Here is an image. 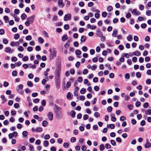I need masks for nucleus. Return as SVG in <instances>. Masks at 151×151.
<instances>
[{
    "label": "nucleus",
    "instance_id": "obj_26",
    "mask_svg": "<svg viewBox=\"0 0 151 151\" xmlns=\"http://www.w3.org/2000/svg\"><path fill=\"white\" fill-rule=\"evenodd\" d=\"M48 124V122L46 121H44L42 122V125L44 127H46Z\"/></svg>",
    "mask_w": 151,
    "mask_h": 151
},
{
    "label": "nucleus",
    "instance_id": "obj_50",
    "mask_svg": "<svg viewBox=\"0 0 151 151\" xmlns=\"http://www.w3.org/2000/svg\"><path fill=\"white\" fill-rule=\"evenodd\" d=\"M69 144L67 142H65L63 144V147L65 148H67L68 147Z\"/></svg>",
    "mask_w": 151,
    "mask_h": 151
},
{
    "label": "nucleus",
    "instance_id": "obj_58",
    "mask_svg": "<svg viewBox=\"0 0 151 151\" xmlns=\"http://www.w3.org/2000/svg\"><path fill=\"white\" fill-rule=\"evenodd\" d=\"M111 143L113 146H115L116 143L115 141L113 140H111L110 141Z\"/></svg>",
    "mask_w": 151,
    "mask_h": 151
},
{
    "label": "nucleus",
    "instance_id": "obj_40",
    "mask_svg": "<svg viewBox=\"0 0 151 151\" xmlns=\"http://www.w3.org/2000/svg\"><path fill=\"white\" fill-rule=\"evenodd\" d=\"M82 50L84 52H86L88 50V48L86 46H84L82 47Z\"/></svg>",
    "mask_w": 151,
    "mask_h": 151
},
{
    "label": "nucleus",
    "instance_id": "obj_22",
    "mask_svg": "<svg viewBox=\"0 0 151 151\" xmlns=\"http://www.w3.org/2000/svg\"><path fill=\"white\" fill-rule=\"evenodd\" d=\"M132 13L133 14H135L136 15H139V14H138V13L137 12V10L136 9H134L133 10L132 12Z\"/></svg>",
    "mask_w": 151,
    "mask_h": 151
},
{
    "label": "nucleus",
    "instance_id": "obj_16",
    "mask_svg": "<svg viewBox=\"0 0 151 151\" xmlns=\"http://www.w3.org/2000/svg\"><path fill=\"white\" fill-rule=\"evenodd\" d=\"M21 18L22 20H24L27 17V16L25 14H23L21 16Z\"/></svg>",
    "mask_w": 151,
    "mask_h": 151
},
{
    "label": "nucleus",
    "instance_id": "obj_62",
    "mask_svg": "<svg viewBox=\"0 0 151 151\" xmlns=\"http://www.w3.org/2000/svg\"><path fill=\"white\" fill-rule=\"evenodd\" d=\"M134 40L136 42H137L138 41V37L137 36H134Z\"/></svg>",
    "mask_w": 151,
    "mask_h": 151
},
{
    "label": "nucleus",
    "instance_id": "obj_43",
    "mask_svg": "<svg viewBox=\"0 0 151 151\" xmlns=\"http://www.w3.org/2000/svg\"><path fill=\"white\" fill-rule=\"evenodd\" d=\"M105 146L107 149H110L111 147V145L108 143L106 144Z\"/></svg>",
    "mask_w": 151,
    "mask_h": 151
},
{
    "label": "nucleus",
    "instance_id": "obj_21",
    "mask_svg": "<svg viewBox=\"0 0 151 151\" xmlns=\"http://www.w3.org/2000/svg\"><path fill=\"white\" fill-rule=\"evenodd\" d=\"M42 34L46 37H48L49 35L47 32L45 31L42 32Z\"/></svg>",
    "mask_w": 151,
    "mask_h": 151
},
{
    "label": "nucleus",
    "instance_id": "obj_59",
    "mask_svg": "<svg viewBox=\"0 0 151 151\" xmlns=\"http://www.w3.org/2000/svg\"><path fill=\"white\" fill-rule=\"evenodd\" d=\"M146 14L147 16H150L151 14V10L150 11L147 10L146 12Z\"/></svg>",
    "mask_w": 151,
    "mask_h": 151
},
{
    "label": "nucleus",
    "instance_id": "obj_57",
    "mask_svg": "<svg viewBox=\"0 0 151 151\" xmlns=\"http://www.w3.org/2000/svg\"><path fill=\"white\" fill-rule=\"evenodd\" d=\"M5 11L6 13H8L10 12V10L9 8H6L5 9Z\"/></svg>",
    "mask_w": 151,
    "mask_h": 151
},
{
    "label": "nucleus",
    "instance_id": "obj_19",
    "mask_svg": "<svg viewBox=\"0 0 151 151\" xmlns=\"http://www.w3.org/2000/svg\"><path fill=\"white\" fill-rule=\"evenodd\" d=\"M145 114L146 115H151V109H148L145 112Z\"/></svg>",
    "mask_w": 151,
    "mask_h": 151
},
{
    "label": "nucleus",
    "instance_id": "obj_60",
    "mask_svg": "<svg viewBox=\"0 0 151 151\" xmlns=\"http://www.w3.org/2000/svg\"><path fill=\"white\" fill-rule=\"evenodd\" d=\"M14 107L15 108H18L19 107V104L18 103H15L14 104Z\"/></svg>",
    "mask_w": 151,
    "mask_h": 151
},
{
    "label": "nucleus",
    "instance_id": "obj_12",
    "mask_svg": "<svg viewBox=\"0 0 151 151\" xmlns=\"http://www.w3.org/2000/svg\"><path fill=\"white\" fill-rule=\"evenodd\" d=\"M27 84L28 86L32 87L33 86V84L32 83L31 81H28L27 82Z\"/></svg>",
    "mask_w": 151,
    "mask_h": 151
},
{
    "label": "nucleus",
    "instance_id": "obj_28",
    "mask_svg": "<svg viewBox=\"0 0 151 151\" xmlns=\"http://www.w3.org/2000/svg\"><path fill=\"white\" fill-rule=\"evenodd\" d=\"M44 146L45 147H47L49 145L48 142L47 140H45L44 142Z\"/></svg>",
    "mask_w": 151,
    "mask_h": 151
},
{
    "label": "nucleus",
    "instance_id": "obj_48",
    "mask_svg": "<svg viewBox=\"0 0 151 151\" xmlns=\"http://www.w3.org/2000/svg\"><path fill=\"white\" fill-rule=\"evenodd\" d=\"M93 3L92 2H90L88 3V7H91L93 5Z\"/></svg>",
    "mask_w": 151,
    "mask_h": 151
},
{
    "label": "nucleus",
    "instance_id": "obj_53",
    "mask_svg": "<svg viewBox=\"0 0 151 151\" xmlns=\"http://www.w3.org/2000/svg\"><path fill=\"white\" fill-rule=\"evenodd\" d=\"M144 108H147L149 106V104L148 103L146 102L143 105Z\"/></svg>",
    "mask_w": 151,
    "mask_h": 151
},
{
    "label": "nucleus",
    "instance_id": "obj_37",
    "mask_svg": "<svg viewBox=\"0 0 151 151\" xmlns=\"http://www.w3.org/2000/svg\"><path fill=\"white\" fill-rule=\"evenodd\" d=\"M104 145L103 144H101L100 146V150L101 151H103L104 149Z\"/></svg>",
    "mask_w": 151,
    "mask_h": 151
},
{
    "label": "nucleus",
    "instance_id": "obj_18",
    "mask_svg": "<svg viewBox=\"0 0 151 151\" xmlns=\"http://www.w3.org/2000/svg\"><path fill=\"white\" fill-rule=\"evenodd\" d=\"M67 98L68 99H72L71 95L70 92H68L67 95Z\"/></svg>",
    "mask_w": 151,
    "mask_h": 151
},
{
    "label": "nucleus",
    "instance_id": "obj_31",
    "mask_svg": "<svg viewBox=\"0 0 151 151\" xmlns=\"http://www.w3.org/2000/svg\"><path fill=\"white\" fill-rule=\"evenodd\" d=\"M75 53L77 55H80L81 54V52L80 50H77L76 51Z\"/></svg>",
    "mask_w": 151,
    "mask_h": 151
},
{
    "label": "nucleus",
    "instance_id": "obj_47",
    "mask_svg": "<svg viewBox=\"0 0 151 151\" xmlns=\"http://www.w3.org/2000/svg\"><path fill=\"white\" fill-rule=\"evenodd\" d=\"M17 49L20 51H23L24 50V48L22 46H20L18 47Z\"/></svg>",
    "mask_w": 151,
    "mask_h": 151
},
{
    "label": "nucleus",
    "instance_id": "obj_33",
    "mask_svg": "<svg viewBox=\"0 0 151 151\" xmlns=\"http://www.w3.org/2000/svg\"><path fill=\"white\" fill-rule=\"evenodd\" d=\"M25 39L27 40H31L32 37L30 35H28L26 37Z\"/></svg>",
    "mask_w": 151,
    "mask_h": 151
},
{
    "label": "nucleus",
    "instance_id": "obj_63",
    "mask_svg": "<svg viewBox=\"0 0 151 151\" xmlns=\"http://www.w3.org/2000/svg\"><path fill=\"white\" fill-rule=\"evenodd\" d=\"M131 15L130 13H128L126 15V17L127 18H129L131 17Z\"/></svg>",
    "mask_w": 151,
    "mask_h": 151
},
{
    "label": "nucleus",
    "instance_id": "obj_36",
    "mask_svg": "<svg viewBox=\"0 0 151 151\" xmlns=\"http://www.w3.org/2000/svg\"><path fill=\"white\" fill-rule=\"evenodd\" d=\"M50 136L49 134L46 135L44 137V139H48L50 138Z\"/></svg>",
    "mask_w": 151,
    "mask_h": 151
},
{
    "label": "nucleus",
    "instance_id": "obj_6",
    "mask_svg": "<svg viewBox=\"0 0 151 151\" xmlns=\"http://www.w3.org/2000/svg\"><path fill=\"white\" fill-rule=\"evenodd\" d=\"M145 147L146 148H148L151 147V143H150L149 141L147 140V142L144 145Z\"/></svg>",
    "mask_w": 151,
    "mask_h": 151
},
{
    "label": "nucleus",
    "instance_id": "obj_23",
    "mask_svg": "<svg viewBox=\"0 0 151 151\" xmlns=\"http://www.w3.org/2000/svg\"><path fill=\"white\" fill-rule=\"evenodd\" d=\"M68 38V36L66 35H64L63 36L62 38V40L63 41H65Z\"/></svg>",
    "mask_w": 151,
    "mask_h": 151
},
{
    "label": "nucleus",
    "instance_id": "obj_54",
    "mask_svg": "<svg viewBox=\"0 0 151 151\" xmlns=\"http://www.w3.org/2000/svg\"><path fill=\"white\" fill-rule=\"evenodd\" d=\"M35 139L34 138H30L29 139V141L31 143H33L34 142V141H35Z\"/></svg>",
    "mask_w": 151,
    "mask_h": 151
},
{
    "label": "nucleus",
    "instance_id": "obj_14",
    "mask_svg": "<svg viewBox=\"0 0 151 151\" xmlns=\"http://www.w3.org/2000/svg\"><path fill=\"white\" fill-rule=\"evenodd\" d=\"M70 42L68 41L65 44L64 47L66 49H68L70 46Z\"/></svg>",
    "mask_w": 151,
    "mask_h": 151
},
{
    "label": "nucleus",
    "instance_id": "obj_9",
    "mask_svg": "<svg viewBox=\"0 0 151 151\" xmlns=\"http://www.w3.org/2000/svg\"><path fill=\"white\" fill-rule=\"evenodd\" d=\"M58 2L59 7L62 8L64 7V4L63 3L62 0H58Z\"/></svg>",
    "mask_w": 151,
    "mask_h": 151
},
{
    "label": "nucleus",
    "instance_id": "obj_42",
    "mask_svg": "<svg viewBox=\"0 0 151 151\" xmlns=\"http://www.w3.org/2000/svg\"><path fill=\"white\" fill-rule=\"evenodd\" d=\"M3 42L5 44H8V41L7 39L5 38L3 39Z\"/></svg>",
    "mask_w": 151,
    "mask_h": 151
},
{
    "label": "nucleus",
    "instance_id": "obj_1",
    "mask_svg": "<svg viewBox=\"0 0 151 151\" xmlns=\"http://www.w3.org/2000/svg\"><path fill=\"white\" fill-rule=\"evenodd\" d=\"M35 17V15H33L28 17L27 19V21L25 23V25L27 26H28L30 24L32 23Z\"/></svg>",
    "mask_w": 151,
    "mask_h": 151
},
{
    "label": "nucleus",
    "instance_id": "obj_55",
    "mask_svg": "<svg viewBox=\"0 0 151 151\" xmlns=\"http://www.w3.org/2000/svg\"><path fill=\"white\" fill-rule=\"evenodd\" d=\"M64 28L65 29L67 30L69 28V26L68 24H66L64 26Z\"/></svg>",
    "mask_w": 151,
    "mask_h": 151
},
{
    "label": "nucleus",
    "instance_id": "obj_34",
    "mask_svg": "<svg viewBox=\"0 0 151 151\" xmlns=\"http://www.w3.org/2000/svg\"><path fill=\"white\" fill-rule=\"evenodd\" d=\"M107 15V13L105 12H103L102 14V16L104 17H106Z\"/></svg>",
    "mask_w": 151,
    "mask_h": 151
},
{
    "label": "nucleus",
    "instance_id": "obj_39",
    "mask_svg": "<svg viewBox=\"0 0 151 151\" xmlns=\"http://www.w3.org/2000/svg\"><path fill=\"white\" fill-rule=\"evenodd\" d=\"M42 130V128L40 127H37L36 129V131L38 132H41Z\"/></svg>",
    "mask_w": 151,
    "mask_h": 151
},
{
    "label": "nucleus",
    "instance_id": "obj_41",
    "mask_svg": "<svg viewBox=\"0 0 151 151\" xmlns=\"http://www.w3.org/2000/svg\"><path fill=\"white\" fill-rule=\"evenodd\" d=\"M11 60L12 62H15L17 60V58L15 57H13L11 58Z\"/></svg>",
    "mask_w": 151,
    "mask_h": 151
},
{
    "label": "nucleus",
    "instance_id": "obj_64",
    "mask_svg": "<svg viewBox=\"0 0 151 151\" xmlns=\"http://www.w3.org/2000/svg\"><path fill=\"white\" fill-rule=\"evenodd\" d=\"M90 52L91 55H93L94 54L95 51L94 50L91 49L90 50Z\"/></svg>",
    "mask_w": 151,
    "mask_h": 151
},
{
    "label": "nucleus",
    "instance_id": "obj_10",
    "mask_svg": "<svg viewBox=\"0 0 151 151\" xmlns=\"http://www.w3.org/2000/svg\"><path fill=\"white\" fill-rule=\"evenodd\" d=\"M132 54L134 55L139 56L141 55V53L138 51H135L132 52Z\"/></svg>",
    "mask_w": 151,
    "mask_h": 151
},
{
    "label": "nucleus",
    "instance_id": "obj_13",
    "mask_svg": "<svg viewBox=\"0 0 151 151\" xmlns=\"http://www.w3.org/2000/svg\"><path fill=\"white\" fill-rule=\"evenodd\" d=\"M38 41L40 43L42 44L44 42V40L42 37H40L38 38Z\"/></svg>",
    "mask_w": 151,
    "mask_h": 151
},
{
    "label": "nucleus",
    "instance_id": "obj_29",
    "mask_svg": "<svg viewBox=\"0 0 151 151\" xmlns=\"http://www.w3.org/2000/svg\"><path fill=\"white\" fill-rule=\"evenodd\" d=\"M86 92V90L84 88H82L81 90L80 91V92L81 94H84Z\"/></svg>",
    "mask_w": 151,
    "mask_h": 151
},
{
    "label": "nucleus",
    "instance_id": "obj_56",
    "mask_svg": "<svg viewBox=\"0 0 151 151\" xmlns=\"http://www.w3.org/2000/svg\"><path fill=\"white\" fill-rule=\"evenodd\" d=\"M25 91L27 93H30L31 92V90H29V89L28 88H26L25 89Z\"/></svg>",
    "mask_w": 151,
    "mask_h": 151
},
{
    "label": "nucleus",
    "instance_id": "obj_49",
    "mask_svg": "<svg viewBox=\"0 0 151 151\" xmlns=\"http://www.w3.org/2000/svg\"><path fill=\"white\" fill-rule=\"evenodd\" d=\"M112 108L111 106H109L107 108V111L108 112H110L111 111Z\"/></svg>",
    "mask_w": 151,
    "mask_h": 151
},
{
    "label": "nucleus",
    "instance_id": "obj_7",
    "mask_svg": "<svg viewBox=\"0 0 151 151\" xmlns=\"http://www.w3.org/2000/svg\"><path fill=\"white\" fill-rule=\"evenodd\" d=\"M53 114L52 112H49L48 113L47 116L50 120L52 121V120L53 119Z\"/></svg>",
    "mask_w": 151,
    "mask_h": 151
},
{
    "label": "nucleus",
    "instance_id": "obj_30",
    "mask_svg": "<svg viewBox=\"0 0 151 151\" xmlns=\"http://www.w3.org/2000/svg\"><path fill=\"white\" fill-rule=\"evenodd\" d=\"M97 35L99 37H101L102 35V33L100 31H98L97 32Z\"/></svg>",
    "mask_w": 151,
    "mask_h": 151
},
{
    "label": "nucleus",
    "instance_id": "obj_45",
    "mask_svg": "<svg viewBox=\"0 0 151 151\" xmlns=\"http://www.w3.org/2000/svg\"><path fill=\"white\" fill-rule=\"evenodd\" d=\"M125 78L129 79L130 78V76L128 73H126L125 75Z\"/></svg>",
    "mask_w": 151,
    "mask_h": 151
},
{
    "label": "nucleus",
    "instance_id": "obj_20",
    "mask_svg": "<svg viewBox=\"0 0 151 151\" xmlns=\"http://www.w3.org/2000/svg\"><path fill=\"white\" fill-rule=\"evenodd\" d=\"M127 39L128 41H131L132 40L133 37L131 35H129L127 37Z\"/></svg>",
    "mask_w": 151,
    "mask_h": 151
},
{
    "label": "nucleus",
    "instance_id": "obj_3",
    "mask_svg": "<svg viewBox=\"0 0 151 151\" xmlns=\"http://www.w3.org/2000/svg\"><path fill=\"white\" fill-rule=\"evenodd\" d=\"M17 135V132H14L12 133L9 134L8 136L9 139H12L13 137H16Z\"/></svg>",
    "mask_w": 151,
    "mask_h": 151
},
{
    "label": "nucleus",
    "instance_id": "obj_35",
    "mask_svg": "<svg viewBox=\"0 0 151 151\" xmlns=\"http://www.w3.org/2000/svg\"><path fill=\"white\" fill-rule=\"evenodd\" d=\"M29 59L28 57L27 56H24L22 59V60L24 61H26L28 60Z\"/></svg>",
    "mask_w": 151,
    "mask_h": 151
},
{
    "label": "nucleus",
    "instance_id": "obj_32",
    "mask_svg": "<svg viewBox=\"0 0 151 151\" xmlns=\"http://www.w3.org/2000/svg\"><path fill=\"white\" fill-rule=\"evenodd\" d=\"M60 72V70L59 69L58 70L56 71V75L57 76L58 78H59V77Z\"/></svg>",
    "mask_w": 151,
    "mask_h": 151
},
{
    "label": "nucleus",
    "instance_id": "obj_52",
    "mask_svg": "<svg viewBox=\"0 0 151 151\" xmlns=\"http://www.w3.org/2000/svg\"><path fill=\"white\" fill-rule=\"evenodd\" d=\"M141 74L139 72H137L136 73V76L137 77L140 78L141 77Z\"/></svg>",
    "mask_w": 151,
    "mask_h": 151
},
{
    "label": "nucleus",
    "instance_id": "obj_51",
    "mask_svg": "<svg viewBox=\"0 0 151 151\" xmlns=\"http://www.w3.org/2000/svg\"><path fill=\"white\" fill-rule=\"evenodd\" d=\"M79 5L81 7H83L84 5V3L83 2H80L79 3Z\"/></svg>",
    "mask_w": 151,
    "mask_h": 151
},
{
    "label": "nucleus",
    "instance_id": "obj_46",
    "mask_svg": "<svg viewBox=\"0 0 151 151\" xmlns=\"http://www.w3.org/2000/svg\"><path fill=\"white\" fill-rule=\"evenodd\" d=\"M14 17L15 21L17 22H18L19 21V18H17V16L16 15H14Z\"/></svg>",
    "mask_w": 151,
    "mask_h": 151
},
{
    "label": "nucleus",
    "instance_id": "obj_5",
    "mask_svg": "<svg viewBox=\"0 0 151 151\" xmlns=\"http://www.w3.org/2000/svg\"><path fill=\"white\" fill-rule=\"evenodd\" d=\"M71 17V14H66L65 15L64 18V20L65 21H66L68 19H70Z\"/></svg>",
    "mask_w": 151,
    "mask_h": 151
},
{
    "label": "nucleus",
    "instance_id": "obj_25",
    "mask_svg": "<svg viewBox=\"0 0 151 151\" xmlns=\"http://www.w3.org/2000/svg\"><path fill=\"white\" fill-rule=\"evenodd\" d=\"M113 9V8L111 6H109L107 8V10L108 12H111Z\"/></svg>",
    "mask_w": 151,
    "mask_h": 151
},
{
    "label": "nucleus",
    "instance_id": "obj_44",
    "mask_svg": "<svg viewBox=\"0 0 151 151\" xmlns=\"http://www.w3.org/2000/svg\"><path fill=\"white\" fill-rule=\"evenodd\" d=\"M28 134V133L26 131H24L22 132V135L24 136H26Z\"/></svg>",
    "mask_w": 151,
    "mask_h": 151
},
{
    "label": "nucleus",
    "instance_id": "obj_4",
    "mask_svg": "<svg viewBox=\"0 0 151 151\" xmlns=\"http://www.w3.org/2000/svg\"><path fill=\"white\" fill-rule=\"evenodd\" d=\"M5 51L7 53H12L14 50L12 49L9 47H6L5 49Z\"/></svg>",
    "mask_w": 151,
    "mask_h": 151
},
{
    "label": "nucleus",
    "instance_id": "obj_27",
    "mask_svg": "<svg viewBox=\"0 0 151 151\" xmlns=\"http://www.w3.org/2000/svg\"><path fill=\"white\" fill-rule=\"evenodd\" d=\"M17 91L19 94L22 95L24 94V91L22 89H17Z\"/></svg>",
    "mask_w": 151,
    "mask_h": 151
},
{
    "label": "nucleus",
    "instance_id": "obj_15",
    "mask_svg": "<svg viewBox=\"0 0 151 151\" xmlns=\"http://www.w3.org/2000/svg\"><path fill=\"white\" fill-rule=\"evenodd\" d=\"M86 37L85 36H82L81 39V42H84L86 40Z\"/></svg>",
    "mask_w": 151,
    "mask_h": 151
},
{
    "label": "nucleus",
    "instance_id": "obj_2",
    "mask_svg": "<svg viewBox=\"0 0 151 151\" xmlns=\"http://www.w3.org/2000/svg\"><path fill=\"white\" fill-rule=\"evenodd\" d=\"M49 51L50 52V59H52L56 57L57 52L55 50H54L52 51L51 48L50 49Z\"/></svg>",
    "mask_w": 151,
    "mask_h": 151
},
{
    "label": "nucleus",
    "instance_id": "obj_24",
    "mask_svg": "<svg viewBox=\"0 0 151 151\" xmlns=\"http://www.w3.org/2000/svg\"><path fill=\"white\" fill-rule=\"evenodd\" d=\"M19 35L18 33L15 34L14 35V38L15 40L18 39L19 38Z\"/></svg>",
    "mask_w": 151,
    "mask_h": 151
},
{
    "label": "nucleus",
    "instance_id": "obj_8",
    "mask_svg": "<svg viewBox=\"0 0 151 151\" xmlns=\"http://www.w3.org/2000/svg\"><path fill=\"white\" fill-rule=\"evenodd\" d=\"M19 43L18 42H15L13 41L11 42L10 45L12 47H14V46H19Z\"/></svg>",
    "mask_w": 151,
    "mask_h": 151
},
{
    "label": "nucleus",
    "instance_id": "obj_38",
    "mask_svg": "<svg viewBox=\"0 0 151 151\" xmlns=\"http://www.w3.org/2000/svg\"><path fill=\"white\" fill-rule=\"evenodd\" d=\"M126 119V117L123 116H122L120 118V120L121 121H124Z\"/></svg>",
    "mask_w": 151,
    "mask_h": 151
},
{
    "label": "nucleus",
    "instance_id": "obj_61",
    "mask_svg": "<svg viewBox=\"0 0 151 151\" xmlns=\"http://www.w3.org/2000/svg\"><path fill=\"white\" fill-rule=\"evenodd\" d=\"M88 116L87 114H85L83 115V118L84 120H86L88 119Z\"/></svg>",
    "mask_w": 151,
    "mask_h": 151
},
{
    "label": "nucleus",
    "instance_id": "obj_17",
    "mask_svg": "<svg viewBox=\"0 0 151 151\" xmlns=\"http://www.w3.org/2000/svg\"><path fill=\"white\" fill-rule=\"evenodd\" d=\"M76 114L75 112L73 110H72L70 112V115L72 117H74Z\"/></svg>",
    "mask_w": 151,
    "mask_h": 151
},
{
    "label": "nucleus",
    "instance_id": "obj_11",
    "mask_svg": "<svg viewBox=\"0 0 151 151\" xmlns=\"http://www.w3.org/2000/svg\"><path fill=\"white\" fill-rule=\"evenodd\" d=\"M117 30L116 29H114L112 34V36L114 37H116L117 34Z\"/></svg>",
    "mask_w": 151,
    "mask_h": 151
}]
</instances>
